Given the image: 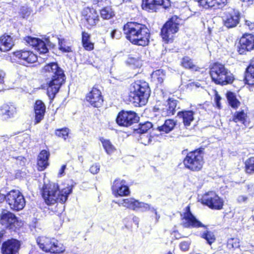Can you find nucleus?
I'll return each instance as SVG.
<instances>
[{"label": "nucleus", "instance_id": "e2e57ef3", "mask_svg": "<svg viewBox=\"0 0 254 254\" xmlns=\"http://www.w3.org/2000/svg\"><path fill=\"white\" fill-rule=\"evenodd\" d=\"M234 239H231V240H229L228 241V246L230 247V246H231L232 248H233L234 246L233 244V241Z\"/></svg>", "mask_w": 254, "mask_h": 254}, {"label": "nucleus", "instance_id": "09e8293b", "mask_svg": "<svg viewBox=\"0 0 254 254\" xmlns=\"http://www.w3.org/2000/svg\"><path fill=\"white\" fill-rule=\"evenodd\" d=\"M248 200V197L246 195H240L237 198V201L239 203H246Z\"/></svg>", "mask_w": 254, "mask_h": 254}, {"label": "nucleus", "instance_id": "aec40b11", "mask_svg": "<svg viewBox=\"0 0 254 254\" xmlns=\"http://www.w3.org/2000/svg\"><path fill=\"white\" fill-rule=\"evenodd\" d=\"M112 191L116 196H124L128 195L129 190L126 182L124 180L116 179L113 182Z\"/></svg>", "mask_w": 254, "mask_h": 254}, {"label": "nucleus", "instance_id": "72a5a7b5", "mask_svg": "<svg viewBox=\"0 0 254 254\" xmlns=\"http://www.w3.org/2000/svg\"><path fill=\"white\" fill-rule=\"evenodd\" d=\"M151 77L153 80L161 84L165 79V73L163 69H158L152 72Z\"/></svg>", "mask_w": 254, "mask_h": 254}, {"label": "nucleus", "instance_id": "69168bd1", "mask_svg": "<svg viewBox=\"0 0 254 254\" xmlns=\"http://www.w3.org/2000/svg\"><path fill=\"white\" fill-rule=\"evenodd\" d=\"M5 199V195L0 193V202H2Z\"/></svg>", "mask_w": 254, "mask_h": 254}, {"label": "nucleus", "instance_id": "f257e3e1", "mask_svg": "<svg viewBox=\"0 0 254 254\" xmlns=\"http://www.w3.org/2000/svg\"><path fill=\"white\" fill-rule=\"evenodd\" d=\"M41 72L47 78V94L53 99L65 80L64 71L57 63H51L45 65Z\"/></svg>", "mask_w": 254, "mask_h": 254}, {"label": "nucleus", "instance_id": "4be33fe9", "mask_svg": "<svg viewBox=\"0 0 254 254\" xmlns=\"http://www.w3.org/2000/svg\"><path fill=\"white\" fill-rule=\"evenodd\" d=\"M16 113V108L12 103L4 104L0 107V115L4 119L13 118Z\"/></svg>", "mask_w": 254, "mask_h": 254}, {"label": "nucleus", "instance_id": "c85d7f7f", "mask_svg": "<svg viewBox=\"0 0 254 254\" xmlns=\"http://www.w3.org/2000/svg\"><path fill=\"white\" fill-rule=\"evenodd\" d=\"M194 112L192 111H183L178 113V116L183 119L184 125L189 127L194 120Z\"/></svg>", "mask_w": 254, "mask_h": 254}, {"label": "nucleus", "instance_id": "a19ab883", "mask_svg": "<svg viewBox=\"0 0 254 254\" xmlns=\"http://www.w3.org/2000/svg\"><path fill=\"white\" fill-rule=\"evenodd\" d=\"M153 127L151 123L147 122L143 124L140 125L139 128L137 129L138 133L140 134L146 133L147 131Z\"/></svg>", "mask_w": 254, "mask_h": 254}, {"label": "nucleus", "instance_id": "49530a36", "mask_svg": "<svg viewBox=\"0 0 254 254\" xmlns=\"http://www.w3.org/2000/svg\"><path fill=\"white\" fill-rule=\"evenodd\" d=\"M190 245V241L189 240L183 241L180 244V248L183 251L186 252L189 250Z\"/></svg>", "mask_w": 254, "mask_h": 254}, {"label": "nucleus", "instance_id": "3c124183", "mask_svg": "<svg viewBox=\"0 0 254 254\" xmlns=\"http://www.w3.org/2000/svg\"><path fill=\"white\" fill-rule=\"evenodd\" d=\"M139 206H138V209L140 208L142 211H146L150 208V205L147 203H144L143 202H139Z\"/></svg>", "mask_w": 254, "mask_h": 254}, {"label": "nucleus", "instance_id": "6e6552de", "mask_svg": "<svg viewBox=\"0 0 254 254\" xmlns=\"http://www.w3.org/2000/svg\"><path fill=\"white\" fill-rule=\"evenodd\" d=\"M5 200L10 208L14 211L22 210L25 205V200L21 192L16 190L9 191L5 195Z\"/></svg>", "mask_w": 254, "mask_h": 254}, {"label": "nucleus", "instance_id": "a18cd8bd", "mask_svg": "<svg viewBox=\"0 0 254 254\" xmlns=\"http://www.w3.org/2000/svg\"><path fill=\"white\" fill-rule=\"evenodd\" d=\"M26 42L29 45L36 49L39 42L40 41V39L36 38H32L31 37H27L25 39Z\"/></svg>", "mask_w": 254, "mask_h": 254}, {"label": "nucleus", "instance_id": "b1692460", "mask_svg": "<svg viewBox=\"0 0 254 254\" xmlns=\"http://www.w3.org/2000/svg\"><path fill=\"white\" fill-rule=\"evenodd\" d=\"M198 2L200 5L205 8L212 7L220 8L226 5L227 0H199Z\"/></svg>", "mask_w": 254, "mask_h": 254}, {"label": "nucleus", "instance_id": "5fc2aeb1", "mask_svg": "<svg viewBox=\"0 0 254 254\" xmlns=\"http://www.w3.org/2000/svg\"><path fill=\"white\" fill-rule=\"evenodd\" d=\"M245 25L251 31H254V22L250 20H246Z\"/></svg>", "mask_w": 254, "mask_h": 254}, {"label": "nucleus", "instance_id": "412c9836", "mask_svg": "<svg viewBox=\"0 0 254 254\" xmlns=\"http://www.w3.org/2000/svg\"><path fill=\"white\" fill-rule=\"evenodd\" d=\"M157 5L168 8L170 5V0H142V7L146 10H155Z\"/></svg>", "mask_w": 254, "mask_h": 254}, {"label": "nucleus", "instance_id": "f704fd0d", "mask_svg": "<svg viewBox=\"0 0 254 254\" xmlns=\"http://www.w3.org/2000/svg\"><path fill=\"white\" fill-rule=\"evenodd\" d=\"M101 16L104 19H109L115 15L114 11L111 7L107 6L103 8L100 11Z\"/></svg>", "mask_w": 254, "mask_h": 254}, {"label": "nucleus", "instance_id": "680f3d73", "mask_svg": "<svg viewBox=\"0 0 254 254\" xmlns=\"http://www.w3.org/2000/svg\"><path fill=\"white\" fill-rule=\"evenodd\" d=\"M65 168H66V165H63L62 166L61 169L59 171V175H62L63 174V173H64V171Z\"/></svg>", "mask_w": 254, "mask_h": 254}, {"label": "nucleus", "instance_id": "9b49d317", "mask_svg": "<svg viewBox=\"0 0 254 254\" xmlns=\"http://www.w3.org/2000/svg\"><path fill=\"white\" fill-rule=\"evenodd\" d=\"M138 119L135 112L123 111L118 114L116 122L120 126L128 127L136 123Z\"/></svg>", "mask_w": 254, "mask_h": 254}, {"label": "nucleus", "instance_id": "7c9ffc66", "mask_svg": "<svg viewBox=\"0 0 254 254\" xmlns=\"http://www.w3.org/2000/svg\"><path fill=\"white\" fill-rule=\"evenodd\" d=\"M176 126V122L173 120H166L162 126H158L157 129L160 132L169 133L172 131Z\"/></svg>", "mask_w": 254, "mask_h": 254}, {"label": "nucleus", "instance_id": "2f4dec72", "mask_svg": "<svg viewBox=\"0 0 254 254\" xmlns=\"http://www.w3.org/2000/svg\"><path fill=\"white\" fill-rule=\"evenodd\" d=\"M248 116L243 110L236 112L233 118V121L235 123L240 122L245 126H246L247 123Z\"/></svg>", "mask_w": 254, "mask_h": 254}, {"label": "nucleus", "instance_id": "6e6d98bb", "mask_svg": "<svg viewBox=\"0 0 254 254\" xmlns=\"http://www.w3.org/2000/svg\"><path fill=\"white\" fill-rule=\"evenodd\" d=\"M90 35L88 33L83 32L82 34V43L86 42L87 41H89Z\"/></svg>", "mask_w": 254, "mask_h": 254}, {"label": "nucleus", "instance_id": "473e14b6", "mask_svg": "<svg viewBox=\"0 0 254 254\" xmlns=\"http://www.w3.org/2000/svg\"><path fill=\"white\" fill-rule=\"evenodd\" d=\"M100 140L106 152L108 154H111L116 150L115 146L109 140L102 137L100 139Z\"/></svg>", "mask_w": 254, "mask_h": 254}, {"label": "nucleus", "instance_id": "39448f33", "mask_svg": "<svg viewBox=\"0 0 254 254\" xmlns=\"http://www.w3.org/2000/svg\"><path fill=\"white\" fill-rule=\"evenodd\" d=\"M210 74L212 80L216 84L225 85L231 83L234 79L232 74L225 66L219 63H215L210 69Z\"/></svg>", "mask_w": 254, "mask_h": 254}, {"label": "nucleus", "instance_id": "2eb2a0df", "mask_svg": "<svg viewBox=\"0 0 254 254\" xmlns=\"http://www.w3.org/2000/svg\"><path fill=\"white\" fill-rule=\"evenodd\" d=\"M21 243L19 241L11 239L2 244L1 251L2 254H17L20 248Z\"/></svg>", "mask_w": 254, "mask_h": 254}, {"label": "nucleus", "instance_id": "ea45409f", "mask_svg": "<svg viewBox=\"0 0 254 254\" xmlns=\"http://www.w3.org/2000/svg\"><path fill=\"white\" fill-rule=\"evenodd\" d=\"M227 99L232 107L236 108L239 106L240 102L236 98L234 94L232 92H229L227 93Z\"/></svg>", "mask_w": 254, "mask_h": 254}, {"label": "nucleus", "instance_id": "8fccbe9b", "mask_svg": "<svg viewBox=\"0 0 254 254\" xmlns=\"http://www.w3.org/2000/svg\"><path fill=\"white\" fill-rule=\"evenodd\" d=\"M111 36L112 39H119L122 36V33L120 31L117 30H114L111 34Z\"/></svg>", "mask_w": 254, "mask_h": 254}, {"label": "nucleus", "instance_id": "338daca9", "mask_svg": "<svg viewBox=\"0 0 254 254\" xmlns=\"http://www.w3.org/2000/svg\"><path fill=\"white\" fill-rule=\"evenodd\" d=\"M3 235H4L3 232V231L0 232V243L2 241V237H3Z\"/></svg>", "mask_w": 254, "mask_h": 254}, {"label": "nucleus", "instance_id": "13d9d810", "mask_svg": "<svg viewBox=\"0 0 254 254\" xmlns=\"http://www.w3.org/2000/svg\"><path fill=\"white\" fill-rule=\"evenodd\" d=\"M148 210L155 213L156 216V220L157 222L160 218V215L158 214L156 209L150 206V208H149Z\"/></svg>", "mask_w": 254, "mask_h": 254}, {"label": "nucleus", "instance_id": "4d7b16f0", "mask_svg": "<svg viewBox=\"0 0 254 254\" xmlns=\"http://www.w3.org/2000/svg\"><path fill=\"white\" fill-rule=\"evenodd\" d=\"M5 76V72L2 70H0V84H3L4 83V80Z\"/></svg>", "mask_w": 254, "mask_h": 254}, {"label": "nucleus", "instance_id": "603ef678", "mask_svg": "<svg viewBox=\"0 0 254 254\" xmlns=\"http://www.w3.org/2000/svg\"><path fill=\"white\" fill-rule=\"evenodd\" d=\"M83 47L86 50H91L93 49V44L89 42V41H87L86 42L82 43Z\"/></svg>", "mask_w": 254, "mask_h": 254}, {"label": "nucleus", "instance_id": "6ab92c4d", "mask_svg": "<svg viewBox=\"0 0 254 254\" xmlns=\"http://www.w3.org/2000/svg\"><path fill=\"white\" fill-rule=\"evenodd\" d=\"M82 15L89 26L96 25L99 20V15L93 8H84L82 11Z\"/></svg>", "mask_w": 254, "mask_h": 254}, {"label": "nucleus", "instance_id": "f3484780", "mask_svg": "<svg viewBox=\"0 0 254 254\" xmlns=\"http://www.w3.org/2000/svg\"><path fill=\"white\" fill-rule=\"evenodd\" d=\"M86 100L94 107H100L103 102L101 92L96 87H93L91 90L87 94Z\"/></svg>", "mask_w": 254, "mask_h": 254}, {"label": "nucleus", "instance_id": "0eeeda50", "mask_svg": "<svg viewBox=\"0 0 254 254\" xmlns=\"http://www.w3.org/2000/svg\"><path fill=\"white\" fill-rule=\"evenodd\" d=\"M36 241L40 248L46 252L59 254L65 251L63 245L55 239L42 236L37 238Z\"/></svg>", "mask_w": 254, "mask_h": 254}, {"label": "nucleus", "instance_id": "c9c22d12", "mask_svg": "<svg viewBox=\"0 0 254 254\" xmlns=\"http://www.w3.org/2000/svg\"><path fill=\"white\" fill-rule=\"evenodd\" d=\"M181 64L186 68L194 69L196 70V65L193 63L192 60L189 57H185L183 58L181 62Z\"/></svg>", "mask_w": 254, "mask_h": 254}, {"label": "nucleus", "instance_id": "e433bc0d", "mask_svg": "<svg viewBox=\"0 0 254 254\" xmlns=\"http://www.w3.org/2000/svg\"><path fill=\"white\" fill-rule=\"evenodd\" d=\"M127 64L135 67L141 65L142 62L140 58L137 56H129L126 61Z\"/></svg>", "mask_w": 254, "mask_h": 254}, {"label": "nucleus", "instance_id": "c756f323", "mask_svg": "<svg viewBox=\"0 0 254 254\" xmlns=\"http://www.w3.org/2000/svg\"><path fill=\"white\" fill-rule=\"evenodd\" d=\"M176 106L177 101L173 99L169 98L167 101L166 108L163 109V115L171 116L174 115Z\"/></svg>", "mask_w": 254, "mask_h": 254}, {"label": "nucleus", "instance_id": "ddd939ff", "mask_svg": "<svg viewBox=\"0 0 254 254\" xmlns=\"http://www.w3.org/2000/svg\"><path fill=\"white\" fill-rule=\"evenodd\" d=\"M0 223L2 225L9 229L17 228L20 226L21 224L14 214L7 211L2 212L0 215Z\"/></svg>", "mask_w": 254, "mask_h": 254}, {"label": "nucleus", "instance_id": "9d476101", "mask_svg": "<svg viewBox=\"0 0 254 254\" xmlns=\"http://www.w3.org/2000/svg\"><path fill=\"white\" fill-rule=\"evenodd\" d=\"M172 17L167 21L161 29V36L164 41L166 42L172 41L174 34L178 31V24L174 21Z\"/></svg>", "mask_w": 254, "mask_h": 254}, {"label": "nucleus", "instance_id": "dca6fc26", "mask_svg": "<svg viewBox=\"0 0 254 254\" xmlns=\"http://www.w3.org/2000/svg\"><path fill=\"white\" fill-rule=\"evenodd\" d=\"M240 17L239 11L231 9L225 13L223 17V23L229 28L236 27L239 22Z\"/></svg>", "mask_w": 254, "mask_h": 254}, {"label": "nucleus", "instance_id": "4c0bfd02", "mask_svg": "<svg viewBox=\"0 0 254 254\" xmlns=\"http://www.w3.org/2000/svg\"><path fill=\"white\" fill-rule=\"evenodd\" d=\"M252 67H248L245 75L246 83L250 85H254V71H252Z\"/></svg>", "mask_w": 254, "mask_h": 254}, {"label": "nucleus", "instance_id": "052dcab7", "mask_svg": "<svg viewBox=\"0 0 254 254\" xmlns=\"http://www.w3.org/2000/svg\"><path fill=\"white\" fill-rule=\"evenodd\" d=\"M246 5H250L252 4L254 0H241Z\"/></svg>", "mask_w": 254, "mask_h": 254}, {"label": "nucleus", "instance_id": "c03bdc74", "mask_svg": "<svg viewBox=\"0 0 254 254\" xmlns=\"http://www.w3.org/2000/svg\"><path fill=\"white\" fill-rule=\"evenodd\" d=\"M152 137L148 133L141 134L140 136V140L141 142L146 145L152 142Z\"/></svg>", "mask_w": 254, "mask_h": 254}, {"label": "nucleus", "instance_id": "774afa93", "mask_svg": "<svg viewBox=\"0 0 254 254\" xmlns=\"http://www.w3.org/2000/svg\"><path fill=\"white\" fill-rule=\"evenodd\" d=\"M6 138H8L7 137H4V136L1 137L0 138V141H5Z\"/></svg>", "mask_w": 254, "mask_h": 254}, {"label": "nucleus", "instance_id": "37998d69", "mask_svg": "<svg viewBox=\"0 0 254 254\" xmlns=\"http://www.w3.org/2000/svg\"><path fill=\"white\" fill-rule=\"evenodd\" d=\"M55 133L56 135L62 137L64 140H65L68 137L69 130L67 128L57 129L55 131Z\"/></svg>", "mask_w": 254, "mask_h": 254}, {"label": "nucleus", "instance_id": "cd10ccee", "mask_svg": "<svg viewBox=\"0 0 254 254\" xmlns=\"http://www.w3.org/2000/svg\"><path fill=\"white\" fill-rule=\"evenodd\" d=\"M49 153L45 150L41 151L38 156L37 161L38 168L39 171L44 170L48 166Z\"/></svg>", "mask_w": 254, "mask_h": 254}, {"label": "nucleus", "instance_id": "f8f14e48", "mask_svg": "<svg viewBox=\"0 0 254 254\" xmlns=\"http://www.w3.org/2000/svg\"><path fill=\"white\" fill-rule=\"evenodd\" d=\"M182 224L186 228L206 227L191 213L190 206H187L182 218Z\"/></svg>", "mask_w": 254, "mask_h": 254}, {"label": "nucleus", "instance_id": "58836bf2", "mask_svg": "<svg viewBox=\"0 0 254 254\" xmlns=\"http://www.w3.org/2000/svg\"><path fill=\"white\" fill-rule=\"evenodd\" d=\"M201 237L204 239L209 245H211L215 241V237L213 233L206 231L201 234Z\"/></svg>", "mask_w": 254, "mask_h": 254}, {"label": "nucleus", "instance_id": "de8ad7c7", "mask_svg": "<svg viewBox=\"0 0 254 254\" xmlns=\"http://www.w3.org/2000/svg\"><path fill=\"white\" fill-rule=\"evenodd\" d=\"M100 170V165L98 164H94L92 165L89 169L90 172L93 174H97Z\"/></svg>", "mask_w": 254, "mask_h": 254}, {"label": "nucleus", "instance_id": "864d4df0", "mask_svg": "<svg viewBox=\"0 0 254 254\" xmlns=\"http://www.w3.org/2000/svg\"><path fill=\"white\" fill-rule=\"evenodd\" d=\"M58 41L60 46L59 49L61 50L64 52H69L71 51V49L69 47H64L62 46V43L59 39H58Z\"/></svg>", "mask_w": 254, "mask_h": 254}, {"label": "nucleus", "instance_id": "7ed1b4c3", "mask_svg": "<svg viewBox=\"0 0 254 254\" xmlns=\"http://www.w3.org/2000/svg\"><path fill=\"white\" fill-rule=\"evenodd\" d=\"M72 191V186L68 185L65 188H60L58 184L51 182L45 185L42 189V196L45 202L53 204L56 202H65Z\"/></svg>", "mask_w": 254, "mask_h": 254}, {"label": "nucleus", "instance_id": "0e129e2a", "mask_svg": "<svg viewBox=\"0 0 254 254\" xmlns=\"http://www.w3.org/2000/svg\"><path fill=\"white\" fill-rule=\"evenodd\" d=\"M248 67H252L253 68L252 70L254 72V59L252 61L250 65Z\"/></svg>", "mask_w": 254, "mask_h": 254}, {"label": "nucleus", "instance_id": "20e7f679", "mask_svg": "<svg viewBox=\"0 0 254 254\" xmlns=\"http://www.w3.org/2000/svg\"><path fill=\"white\" fill-rule=\"evenodd\" d=\"M150 89L147 82L136 80L131 85L129 99L135 106L145 105L150 96Z\"/></svg>", "mask_w": 254, "mask_h": 254}, {"label": "nucleus", "instance_id": "bf43d9fd", "mask_svg": "<svg viewBox=\"0 0 254 254\" xmlns=\"http://www.w3.org/2000/svg\"><path fill=\"white\" fill-rule=\"evenodd\" d=\"M221 97L218 95L217 93L215 94V101L217 107L218 108H220V101L221 100Z\"/></svg>", "mask_w": 254, "mask_h": 254}, {"label": "nucleus", "instance_id": "393cba45", "mask_svg": "<svg viewBox=\"0 0 254 254\" xmlns=\"http://www.w3.org/2000/svg\"><path fill=\"white\" fill-rule=\"evenodd\" d=\"M116 203L120 206H123L133 210H137L139 204L138 200L131 197L120 200Z\"/></svg>", "mask_w": 254, "mask_h": 254}, {"label": "nucleus", "instance_id": "4468645a", "mask_svg": "<svg viewBox=\"0 0 254 254\" xmlns=\"http://www.w3.org/2000/svg\"><path fill=\"white\" fill-rule=\"evenodd\" d=\"M14 56L19 60L23 64H32L38 61V57L32 52L27 50H19L14 52Z\"/></svg>", "mask_w": 254, "mask_h": 254}, {"label": "nucleus", "instance_id": "1a4fd4ad", "mask_svg": "<svg viewBox=\"0 0 254 254\" xmlns=\"http://www.w3.org/2000/svg\"><path fill=\"white\" fill-rule=\"evenodd\" d=\"M201 202L214 209H221L223 206V200L214 191H209L204 194L202 197Z\"/></svg>", "mask_w": 254, "mask_h": 254}, {"label": "nucleus", "instance_id": "f03ea898", "mask_svg": "<svg viewBox=\"0 0 254 254\" xmlns=\"http://www.w3.org/2000/svg\"><path fill=\"white\" fill-rule=\"evenodd\" d=\"M127 38L132 44L145 46L149 43L150 32L147 27L137 22H128L123 28Z\"/></svg>", "mask_w": 254, "mask_h": 254}, {"label": "nucleus", "instance_id": "a878e982", "mask_svg": "<svg viewBox=\"0 0 254 254\" xmlns=\"http://www.w3.org/2000/svg\"><path fill=\"white\" fill-rule=\"evenodd\" d=\"M45 106L41 101H37L34 110L35 113V124H38L43 119L45 112Z\"/></svg>", "mask_w": 254, "mask_h": 254}, {"label": "nucleus", "instance_id": "79ce46f5", "mask_svg": "<svg viewBox=\"0 0 254 254\" xmlns=\"http://www.w3.org/2000/svg\"><path fill=\"white\" fill-rule=\"evenodd\" d=\"M246 171L248 173L254 172V157L247 159L245 162Z\"/></svg>", "mask_w": 254, "mask_h": 254}, {"label": "nucleus", "instance_id": "a211bd4d", "mask_svg": "<svg viewBox=\"0 0 254 254\" xmlns=\"http://www.w3.org/2000/svg\"><path fill=\"white\" fill-rule=\"evenodd\" d=\"M238 52L243 54L247 51H250L254 48V36L252 34H245L239 41Z\"/></svg>", "mask_w": 254, "mask_h": 254}, {"label": "nucleus", "instance_id": "bb28decb", "mask_svg": "<svg viewBox=\"0 0 254 254\" xmlns=\"http://www.w3.org/2000/svg\"><path fill=\"white\" fill-rule=\"evenodd\" d=\"M47 45L51 47L54 46V45L53 43H51L50 40L48 38L46 39L45 41H43L41 40L39 42L38 44L37 45L35 49L39 53L40 55L43 56L41 57L40 56L39 57V59H47L46 55H45L48 52V50L47 47Z\"/></svg>", "mask_w": 254, "mask_h": 254}, {"label": "nucleus", "instance_id": "423d86ee", "mask_svg": "<svg viewBox=\"0 0 254 254\" xmlns=\"http://www.w3.org/2000/svg\"><path fill=\"white\" fill-rule=\"evenodd\" d=\"M203 164V152L200 149L189 152L184 160L185 167L192 171H200Z\"/></svg>", "mask_w": 254, "mask_h": 254}, {"label": "nucleus", "instance_id": "5701e85b", "mask_svg": "<svg viewBox=\"0 0 254 254\" xmlns=\"http://www.w3.org/2000/svg\"><path fill=\"white\" fill-rule=\"evenodd\" d=\"M14 36L4 34L0 37V50L2 52L10 50L14 45Z\"/></svg>", "mask_w": 254, "mask_h": 254}]
</instances>
